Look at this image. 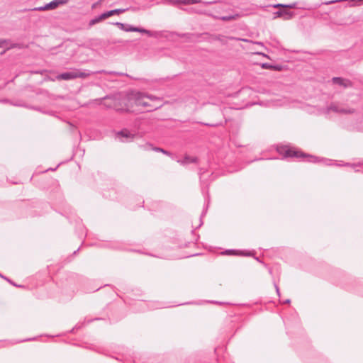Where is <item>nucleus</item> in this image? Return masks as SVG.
<instances>
[{"instance_id":"aec40b11","label":"nucleus","mask_w":363,"mask_h":363,"mask_svg":"<svg viewBox=\"0 0 363 363\" xmlns=\"http://www.w3.org/2000/svg\"><path fill=\"white\" fill-rule=\"evenodd\" d=\"M224 254H225V255H236V252L233 250H228L224 252Z\"/></svg>"},{"instance_id":"f03ea898","label":"nucleus","mask_w":363,"mask_h":363,"mask_svg":"<svg viewBox=\"0 0 363 363\" xmlns=\"http://www.w3.org/2000/svg\"><path fill=\"white\" fill-rule=\"evenodd\" d=\"M277 152L283 155L284 157H308V161L311 162H323L325 165H331V160L325 158H318L312 155H306L301 151L292 150L287 147H279Z\"/></svg>"},{"instance_id":"f3484780","label":"nucleus","mask_w":363,"mask_h":363,"mask_svg":"<svg viewBox=\"0 0 363 363\" xmlns=\"http://www.w3.org/2000/svg\"><path fill=\"white\" fill-rule=\"evenodd\" d=\"M238 16V15H235V16H223L220 17V19L224 21H230V20L235 19Z\"/></svg>"},{"instance_id":"b1692460","label":"nucleus","mask_w":363,"mask_h":363,"mask_svg":"<svg viewBox=\"0 0 363 363\" xmlns=\"http://www.w3.org/2000/svg\"><path fill=\"white\" fill-rule=\"evenodd\" d=\"M35 340V337H33V338H29V339L24 340H21V342L30 341V340Z\"/></svg>"},{"instance_id":"1a4fd4ad","label":"nucleus","mask_w":363,"mask_h":363,"mask_svg":"<svg viewBox=\"0 0 363 363\" xmlns=\"http://www.w3.org/2000/svg\"><path fill=\"white\" fill-rule=\"evenodd\" d=\"M333 82L334 84H338L344 87H347L349 85H350V82L349 80L344 79L340 77H333Z\"/></svg>"},{"instance_id":"2eb2a0df","label":"nucleus","mask_w":363,"mask_h":363,"mask_svg":"<svg viewBox=\"0 0 363 363\" xmlns=\"http://www.w3.org/2000/svg\"><path fill=\"white\" fill-rule=\"evenodd\" d=\"M35 11H48V10H53V8L51 5V3H48V4H46L45 6H39V7H36L34 9Z\"/></svg>"},{"instance_id":"ddd939ff","label":"nucleus","mask_w":363,"mask_h":363,"mask_svg":"<svg viewBox=\"0 0 363 363\" xmlns=\"http://www.w3.org/2000/svg\"><path fill=\"white\" fill-rule=\"evenodd\" d=\"M106 18V16H104V13H103L100 16H96L94 18L91 19L89 21V26H94Z\"/></svg>"},{"instance_id":"bb28decb","label":"nucleus","mask_w":363,"mask_h":363,"mask_svg":"<svg viewBox=\"0 0 363 363\" xmlns=\"http://www.w3.org/2000/svg\"><path fill=\"white\" fill-rule=\"evenodd\" d=\"M291 302L290 299H286L283 301V303H289Z\"/></svg>"},{"instance_id":"f8f14e48","label":"nucleus","mask_w":363,"mask_h":363,"mask_svg":"<svg viewBox=\"0 0 363 363\" xmlns=\"http://www.w3.org/2000/svg\"><path fill=\"white\" fill-rule=\"evenodd\" d=\"M161 106V104H151L148 103L147 101H145V104H143V108H147L148 111L155 110Z\"/></svg>"},{"instance_id":"39448f33","label":"nucleus","mask_w":363,"mask_h":363,"mask_svg":"<svg viewBox=\"0 0 363 363\" xmlns=\"http://www.w3.org/2000/svg\"><path fill=\"white\" fill-rule=\"evenodd\" d=\"M134 137L135 134L127 129H123L116 133V138L123 143L132 140Z\"/></svg>"},{"instance_id":"6e6552de","label":"nucleus","mask_w":363,"mask_h":363,"mask_svg":"<svg viewBox=\"0 0 363 363\" xmlns=\"http://www.w3.org/2000/svg\"><path fill=\"white\" fill-rule=\"evenodd\" d=\"M179 163H180L182 165H186L190 163H196L197 162V157H190V156H185L183 160H179L177 161Z\"/></svg>"},{"instance_id":"c85d7f7f","label":"nucleus","mask_w":363,"mask_h":363,"mask_svg":"<svg viewBox=\"0 0 363 363\" xmlns=\"http://www.w3.org/2000/svg\"><path fill=\"white\" fill-rule=\"evenodd\" d=\"M55 169H48L47 171H48V170L53 171V170H55Z\"/></svg>"},{"instance_id":"0eeeda50","label":"nucleus","mask_w":363,"mask_h":363,"mask_svg":"<svg viewBox=\"0 0 363 363\" xmlns=\"http://www.w3.org/2000/svg\"><path fill=\"white\" fill-rule=\"evenodd\" d=\"M333 111L340 113H352L354 109H346L340 108L338 105L333 104L327 108V112Z\"/></svg>"},{"instance_id":"f257e3e1","label":"nucleus","mask_w":363,"mask_h":363,"mask_svg":"<svg viewBox=\"0 0 363 363\" xmlns=\"http://www.w3.org/2000/svg\"><path fill=\"white\" fill-rule=\"evenodd\" d=\"M146 94L142 92H131L127 96L122 99L118 104L115 102L114 108L117 111H132L133 104L137 106H143L146 101Z\"/></svg>"},{"instance_id":"4be33fe9","label":"nucleus","mask_w":363,"mask_h":363,"mask_svg":"<svg viewBox=\"0 0 363 363\" xmlns=\"http://www.w3.org/2000/svg\"><path fill=\"white\" fill-rule=\"evenodd\" d=\"M274 287L276 289V291H277V295L280 296V292H279V286L276 284H274Z\"/></svg>"},{"instance_id":"a878e982","label":"nucleus","mask_w":363,"mask_h":363,"mask_svg":"<svg viewBox=\"0 0 363 363\" xmlns=\"http://www.w3.org/2000/svg\"><path fill=\"white\" fill-rule=\"evenodd\" d=\"M336 164V165H337V166H345V165H344V164H345V163L343 164V163H342V161H340V163H337V164Z\"/></svg>"},{"instance_id":"a211bd4d","label":"nucleus","mask_w":363,"mask_h":363,"mask_svg":"<svg viewBox=\"0 0 363 363\" xmlns=\"http://www.w3.org/2000/svg\"><path fill=\"white\" fill-rule=\"evenodd\" d=\"M152 150L156 151V152H162V153H164L165 155H169V153L167 151H166V150H163V149H162L160 147H154V148H152Z\"/></svg>"},{"instance_id":"9b49d317","label":"nucleus","mask_w":363,"mask_h":363,"mask_svg":"<svg viewBox=\"0 0 363 363\" xmlns=\"http://www.w3.org/2000/svg\"><path fill=\"white\" fill-rule=\"evenodd\" d=\"M69 1V0H53L50 1V3L54 10L60 6L67 4Z\"/></svg>"},{"instance_id":"6ab92c4d","label":"nucleus","mask_w":363,"mask_h":363,"mask_svg":"<svg viewBox=\"0 0 363 363\" xmlns=\"http://www.w3.org/2000/svg\"><path fill=\"white\" fill-rule=\"evenodd\" d=\"M345 166H347V167H357V166H361V165H363V162L362 163H358V164H352V163H345L344 164Z\"/></svg>"},{"instance_id":"20e7f679","label":"nucleus","mask_w":363,"mask_h":363,"mask_svg":"<svg viewBox=\"0 0 363 363\" xmlns=\"http://www.w3.org/2000/svg\"><path fill=\"white\" fill-rule=\"evenodd\" d=\"M91 75L90 72H82L79 69H73L62 73L57 76L58 79L71 80L76 78H86Z\"/></svg>"},{"instance_id":"dca6fc26","label":"nucleus","mask_w":363,"mask_h":363,"mask_svg":"<svg viewBox=\"0 0 363 363\" xmlns=\"http://www.w3.org/2000/svg\"><path fill=\"white\" fill-rule=\"evenodd\" d=\"M146 99H150L152 102H156V104H160V98L151 94H146Z\"/></svg>"},{"instance_id":"9d476101","label":"nucleus","mask_w":363,"mask_h":363,"mask_svg":"<svg viewBox=\"0 0 363 363\" xmlns=\"http://www.w3.org/2000/svg\"><path fill=\"white\" fill-rule=\"evenodd\" d=\"M127 10H128V9H114V10H111V11L104 12V16H106V17L107 18H108L111 16H113L115 14H121L122 13H124Z\"/></svg>"},{"instance_id":"423d86ee","label":"nucleus","mask_w":363,"mask_h":363,"mask_svg":"<svg viewBox=\"0 0 363 363\" xmlns=\"http://www.w3.org/2000/svg\"><path fill=\"white\" fill-rule=\"evenodd\" d=\"M274 18H282L284 20H289L294 16V13L284 9L282 10H279L274 13Z\"/></svg>"},{"instance_id":"4468645a","label":"nucleus","mask_w":363,"mask_h":363,"mask_svg":"<svg viewBox=\"0 0 363 363\" xmlns=\"http://www.w3.org/2000/svg\"><path fill=\"white\" fill-rule=\"evenodd\" d=\"M296 3H293L290 4H278L274 6V8H283V9H295L296 7Z\"/></svg>"},{"instance_id":"5701e85b","label":"nucleus","mask_w":363,"mask_h":363,"mask_svg":"<svg viewBox=\"0 0 363 363\" xmlns=\"http://www.w3.org/2000/svg\"><path fill=\"white\" fill-rule=\"evenodd\" d=\"M262 67L263 68H269V67H271L272 66H271V65H269V64H267V63H263V64H262Z\"/></svg>"},{"instance_id":"393cba45","label":"nucleus","mask_w":363,"mask_h":363,"mask_svg":"<svg viewBox=\"0 0 363 363\" xmlns=\"http://www.w3.org/2000/svg\"><path fill=\"white\" fill-rule=\"evenodd\" d=\"M336 164V165H337V166H345V165H344V164H345V163L343 164V163H342V161H340V163H337V164Z\"/></svg>"},{"instance_id":"7ed1b4c3","label":"nucleus","mask_w":363,"mask_h":363,"mask_svg":"<svg viewBox=\"0 0 363 363\" xmlns=\"http://www.w3.org/2000/svg\"><path fill=\"white\" fill-rule=\"evenodd\" d=\"M113 25L118 26L121 30L126 31V32H138L141 33L147 34L150 37H158L157 32H153L145 28L135 27L131 25L125 24L121 22L113 23Z\"/></svg>"},{"instance_id":"cd10ccee","label":"nucleus","mask_w":363,"mask_h":363,"mask_svg":"<svg viewBox=\"0 0 363 363\" xmlns=\"http://www.w3.org/2000/svg\"><path fill=\"white\" fill-rule=\"evenodd\" d=\"M96 73H106V72L105 70H99L96 72Z\"/></svg>"},{"instance_id":"412c9836","label":"nucleus","mask_w":363,"mask_h":363,"mask_svg":"<svg viewBox=\"0 0 363 363\" xmlns=\"http://www.w3.org/2000/svg\"><path fill=\"white\" fill-rule=\"evenodd\" d=\"M6 43V40L0 39V48L3 47Z\"/></svg>"}]
</instances>
